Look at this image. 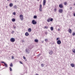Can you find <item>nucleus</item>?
Here are the masks:
<instances>
[{
  "instance_id": "nucleus-17",
  "label": "nucleus",
  "mask_w": 75,
  "mask_h": 75,
  "mask_svg": "<svg viewBox=\"0 0 75 75\" xmlns=\"http://www.w3.org/2000/svg\"><path fill=\"white\" fill-rule=\"evenodd\" d=\"M12 21L13 22H14L16 21V19L14 18H13L12 19Z\"/></svg>"
},
{
  "instance_id": "nucleus-52",
  "label": "nucleus",
  "mask_w": 75,
  "mask_h": 75,
  "mask_svg": "<svg viewBox=\"0 0 75 75\" xmlns=\"http://www.w3.org/2000/svg\"><path fill=\"white\" fill-rule=\"evenodd\" d=\"M37 0L38 1V0Z\"/></svg>"
},
{
  "instance_id": "nucleus-23",
  "label": "nucleus",
  "mask_w": 75,
  "mask_h": 75,
  "mask_svg": "<svg viewBox=\"0 0 75 75\" xmlns=\"http://www.w3.org/2000/svg\"><path fill=\"white\" fill-rule=\"evenodd\" d=\"M41 66L42 67H44V64H42Z\"/></svg>"
},
{
  "instance_id": "nucleus-25",
  "label": "nucleus",
  "mask_w": 75,
  "mask_h": 75,
  "mask_svg": "<svg viewBox=\"0 0 75 75\" xmlns=\"http://www.w3.org/2000/svg\"><path fill=\"white\" fill-rule=\"evenodd\" d=\"M14 8H17V6L16 5H15L14 6Z\"/></svg>"
},
{
  "instance_id": "nucleus-31",
  "label": "nucleus",
  "mask_w": 75,
  "mask_h": 75,
  "mask_svg": "<svg viewBox=\"0 0 75 75\" xmlns=\"http://www.w3.org/2000/svg\"><path fill=\"white\" fill-rule=\"evenodd\" d=\"M45 42H47V41H48V39H45Z\"/></svg>"
},
{
  "instance_id": "nucleus-46",
  "label": "nucleus",
  "mask_w": 75,
  "mask_h": 75,
  "mask_svg": "<svg viewBox=\"0 0 75 75\" xmlns=\"http://www.w3.org/2000/svg\"><path fill=\"white\" fill-rule=\"evenodd\" d=\"M35 75H38V74H37Z\"/></svg>"
},
{
  "instance_id": "nucleus-34",
  "label": "nucleus",
  "mask_w": 75,
  "mask_h": 75,
  "mask_svg": "<svg viewBox=\"0 0 75 75\" xmlns=\"http://www.w3.org/2000/svg\"><path fill=\"white\" fill-rule=\"evenodd\" d=\"M23 58L24 59H26L25 57H24V56L23 57Z\"/></svg>"
},
{
  "instance_id": "nucleus-37",
  "label": "nucleus",
  "mask_w": 75,
  "mask_h": 75,
  "mask_svg": "<svg viewBox=\"0 0 75 75\" xmlns=\"http://www.w3.org/2000/svg\"><path fill=\"white\" fill-rule=\"evenodd\" d=\"M56 10H57V9L56 8L54 9V11L55 12L56 11Z\"/></svg>"
},
{
  "instance_id": "nucleus-14",
  "label": "nucleus",
  "mask_w": 75,
  "mask_h": 75,
  "mask_svg": "<svg viewBox=\"0 0 75 75\" xmlns=\"http://www.w3.org/2000/svg\"><path fill=\"white\" fill-rule=\"evenodd\" d=\"M71 66L72 67H74V64L72 63L71 64Z\"/></svg>"
},
{
  "instance_id": "nucleus-48",
  "label": "nucleus",
  "mask_w": 75,
  "mask_h": 75,
  "mask_svg": "<svg viewBox=\"0 0 75 75\" xmlns=\"http://www.w3.org/2000/svg\"><path fill=\"white\" fill-rule=\"evenodd\" d=\"M74 6H75V4H74Z\"/></svg>"
},
{
  "instance_id": "nucleus-40",
  "label": "nucleus",
  "mask_w": 75,
  "mask_h": 75,
  "mask_svg": "<svg viewBox=\"0 0 75 75\" xmlns=\"http://www.w3.org/2000/svg\"><path fill=\"white\" fill-rule=\"evenodd\" d=\"M14 33V31L13 30L12 31V34H13V33Z\"/></svg>"
},
{
  "instance_id": "nucleus-22",
  "label": "nucleus",
  "mask_w": 75,
  "mask_h": 75,
  "mask_svg": "<svg viewBox=\"0 0 75 75\" xmlns=\"http://www.w3.org/2000/svg\"><path fill=\"white\" fill-rule=\"evenodd\" d=\"M50 21H53V19L52 18H51L50 19Z\"/></svg>"
},
{
  "instance_id": "nucleus-28",
  "label": "nucleus",
  "mask_w": 75,
  "mask_h": 75,
  "mask_svg": "<svg viewBox=\"0 0 75 75\" xmlns=\"http://www.w3.org/2000/svg\"><path fill=\"white\" fill-rule=\"evenodd\" d=\"M39 10L40 11H42V9H41V8H39Z\"/></svg>"
},
{
  "instance_id": "nucleus-9",
  "label": "nucleus",
  "mask_w": 75,
  "mask_h": 75,
  "mask_svg": "<svg viewBox=\"0 0 75 75\" xmlns=\"http://www.w3.org/2000/svg\"><path fill=\"white\" fill-rule=\"evenodd\" d=\"M59 7H60V8H62V7H63V6L62 4L59 5Z\"/></svg>"
},
{
  "instance_id": "nucleus-32",
  "label": "nucleus",
  "mask_w": 75,
  "mask_h": 75,
  "mask_svg": "<svg viewBox=\"0 0 75 75\" xmlns=\"http://www.w3.org/2000/svg\"><path fill=\"white\" fill-rule=\"evenodd\" d=\"M40 8H42V5H41V4L40 5Z\"/></svg>"
},
{
  "instance_id": "nucleus-45",
  "label": "nucleus",
  "mask_w": 75,
  "mask_h": 75,
  "mask_svg": "<svg viewBox=\"0 0 75 75\" xmlns=\"http://www.w3.org/2000/svg\"><path fill=\"white\" fill-rule=\"evenodd\" d=\"M6 8H7V7H8V6H6Z\"/></svg>"
},
{
  "instance_id": "nucleus-4",
  "label": "nucleus",
  "mask_w": 75,
  "mask_h": 75,
  "mask_svg": "<svg viewBox=\"0 0 75 75\" xmlns=\"http://www.w3.org/2000/svg\"><path fill=\"white\" fill-rule=\"evenodd\" d=\"M23 15H21L20 16V18L21 20H23Z\"/></svg>"
},
{
  "instance_id": "nucleus-30",
  "label": "nucleus",
  "mask_w": 75,
  "mask_h": 75,
  "mask_svg": "<svg viewBox=\"0 0 75 75\" xmlns=\"http://www.w3.org/2000/svg\"><path fill=\"white\" fill-rule=\"evenodd\" d=\"M64 5H67V2H65L64 3Z\"/></svg>"
},
{
  "instance_id": "nucleus-36",
  "label": "nucleus",
  "mask_w": 75,
  "mask_h": 75,
  "mask_svg": "<svg viewBox=\"0 0 75 75\" xmlns=\"http://www.w3.org/2000/svg\"><path fill=\"white\" fill-rule=\"evenodd\" d=\"M40 55V54H38L37 55V57H39Z\"/></svg>"
},
{
  "instance_id": "nucleus-5",
  "label": "nucleus",
  "mask_w": 75,
  "mask_h": 75,
  "mask_svg": "<svg viewBox=\"0 0 75 75\" xmlns=\"http://www.w3.org/2000/svg\"><path fill=\"white\" fill-rule=\"evenodd\" d=\"M59 12L60 13H62L63 12V10L62 9H60L59 10Z\"/></svg>"
},
{
  "instance_id": "nucleus-29",
  "label": "nucleus",
  "mask_w": 75,
  "mask_h": 75,
  "mask_svg": "<svg viewBox=\"0 0 75 75\" xmlns=\"http://www.w3.org/2000/svg\"><path fill=\"white\" fill-rule=\"evenodd\" d=\"M72 35H73V36H74V35H75V33H73L72 34Z\"/></svg>"
},
{
  "instance_id": "nucleus-24",
  "label": "nucleus",
  "mask_w": 75,
  "mask_h": 75,
  "mask_svg": "<svg viewBox=\"0 0 75 75\" xmlns=\"http://www.w3.org/2000/svg\"><path fill=\"white\" fill-rule=\"evenodd\" d=\"M9 69L10 71H12V69H11V67H9Z\"/></svg>"
},
{
  "instance_id": "nucleus-19",
  "label": "nucleus",
  "mask_w": 75,
  "mask_h": 75,
  "mask_svg": "<svg viewBox=\"0 0 75 75\" xmlns=\"http://www.w3.org/2000/svg\"><path fill=\"white\" fill-rule=\"evenodd\" d=\"M28 31L29 32H31V29L30 28H29L28 29Z\"/></svg>"
},
{
  "instance_id": "nucleus-10",
  "label": "nucleus",
  "mask_w": 75,
  "mask_h": 75,
  "mask_svg": "<svg viewBox=\"0 0 75 75\" xmlns=\"http://www.w3.org/2000/svg\"><path fill=\"white\" fill-rule=\"evenodd\" d=\"M25 35L26 36H28V35H29V34L27 32H26V33H25Z\"/></svg>"
},
{
  "instance_id": "nucleus-41",
  "label": "nucleus",
  "mask_w": 75,
  "mask_h": 75,
  "mask_svg": "<svg viewBox=\"0 0 75 75\" xmlns=\"http://www.w3.org/2000/svg\"><path fill=\"white\" fill-rule=\"evenodd\" d=\"M70 10H71L72 9V7H70L69 8Z\"/></svg>"
},
{
  "instance_id": "nucleus-11",
  "label": "nucleus",
  "mask_w": 75,
  "mask_h": 75,
  "mask_svg": "<svg viewBox=\"0 0 75 75\" xmlns=\"http://www.w3.org/2000/svg\"><path fill=\"white\" fill-rule=\"evenodd\" d=\"M69 32L70 34H71L72 33V30L71 29H69Z\"/></svg>"
},
{
  "instance_id": "nucleus-13",
  "label": "nucleus",
  "mask_w": 75,
  "mask_h": 75,
  "mask_svg": "<svg viewBox=\"0 0 75 75\" xmlns=\"http://www.w3.org/2000/svg\"><path fill=\"white\" fill-rule=\"evenodd\" d=\"M35 42H38V40L37 39H35Z\"/></svg>"
},
{
  "instance_id": "nucleus-2",
  "label": "nucleus",
  "mask_w": 75,
  "mask_h": 75,
  "mask_svg": "<svg viewBox=\"0 0 75 75\" xmlns=\"http://www.w3.org/2000/svg\"><path fill=\"white\" fill-rule=\"evenodd\" d=\"M25 51L27 54H29L30 52V51L28 49L26 48L25 49Z\"/></svg>"
},
{
  "instance_id": "nucleus-18",
  "label": "nucleus",
  "mask_w": 75,
  "mask_h": 75,
  "mask_svg": "<svg viewBox=\"0 0 75 75\" xmlns=\"http://www.w3.org/2000/svg\"><path fill=\"white\" fill-rule=\"evenodd\" d=\"M72 51L74 52V53H75V49H73L72 50Z\"/></svg>"
},
{
  "instance_id": "nucleus-27",
  "label": "nucleus",
  "mask_w": 75,
  "mask_h": 75,
  "mask_svg": "<svg viewBox=\"0 0 75 75\" xmlns=\"http://www.w3.org/2000/svg\"><path fill=\"white\" fill-rule=\"evenodd\" d=\"M48 28L47 26H45V28H46V29H48Z\"/></svg>"
},
{
  "instance_id": "nucleus-20",
  "label": "nucleus",
  "mask_w": 75,
  "mask_h": 75,
  "mask_svg": "<svg viewBox=\"0 0 75 75\" xmlns=\"http://www.w3.org/2000/svg\"><path fill=\"white\" fill-rule=\"evenodd\" d=\"M34 18L36 19L37 18V16H33Z\"/></svg>"
},
{
  "instance_id": "nucleus-8",
  "label": "nucleus",
  "mask_w": 75,
  "mask_h": 75,
  "mask_svg": "<svg viewBox=\"0 0 75 75\" xmlns=\"http://www.w3.org/2000/svg\"><path fill=\"white\" fill-rule=\"evenodd\" d=\"M53 53V52L52 51V50L50 51V52H49V54H50V55H52V54Z\"/></svg>"
},
{
  "instance_id": "nucleus-42",
  "label": "nucleus",
  "mask_w": 75,
  "mask_h": 75,
  "mask_svg": "<svg viewBox=\"0 0 75 75\" xmlns=\"http://www.w3.org/2000/svg\"><path fill=\"white\" fill-rule=\"evenodd\" d=\"M74 17H75V13H74Z\"/></svg>"
},
{
  "instance_id": "nucleus-12",
  "label": "nucleus",
  "mask_w": 75,
  "mask_h": 75,
  "mask_svg": "<svg viewBox=\"0 0 75 75\" xmlns=\"http://www.w3.org/2000/svg\"><path fill=\"white\" fill-rule=\"evenodd\" d=\"M13 3H11L9 4L10 7H13Z\"/></svg>"
},
{
  "instance_id": "nucleus-43",
  "label": "nucleus",
  "mask_w": 75,
  "mask_h": 75,
  "mask_svg": "<svg viewBox=\"0 0 75 75\" xmlns=\"http://www.w3.org/2000/svg\"><path fill=\"white\" fill-rule=\"evenodd\" d=\"M58 31H59L60 30V29H58Z\"/></svg>"
},
{
  "instance_id": "nucleus-39",
  "label": "nucleus",
  "mask_w": 75,
  "mask_h": 75,
  "mask_svg": "<svg viewBox=\"0 0 75 75\" xmlns=\"http://www.w3.org/2000/svg\"><path fill=\"white\" fill-rule=\"evenodd\" d=\"M13 28H16V27L13 26Z\"/></svg>"
},
{
  "instance_id": "nucleus-38",
  "label": "nucleus",
  "mask_w": 75,
  "mask_h": 75,
  "mask_svg": "<svg viewBox=\"0 0 75 75\" xmlns=\"http://www.w3.org/2000/svg\"><path fill=\"white\" fill-rule=\"evenodd\" d=\"M13 14H14V15H16V12L13 13Z\"/></svg>"
},
{
  "instance_id": "nucleus-7",
  "label": "nucleus",
  "mask_w": 75,
  "mask_h": 75,
  "mask_svg": "<svg viewBox=\"0 0 75 75\" xmlns=\"http://www.w3.org/2000/svg\"><path fill=\"white\" fill-rule=\"evenodd\" d=\"M45 3H46V0H44L43 2V6H45Z\"/></svg>"
},
{
  "instance_id": "nucleus-21",
  "label": "nucleus",
  "mask_w": 75,
  "mask_h": 75,
  "mask_svg": "<svg viewBox=\"0 0 75 75\" xmlns=\"http://www.w3.org/2000/svg\"><path fill=\"white\" fill-rule=\"evenodd\" d=\"M4 65H5V67H7V64L6 63H5L4 64Z\"/></svg>"
},
{
  "instance_id": "nucleus-26",
  "label": "nucleus",
  "mask_w": 75,
  "mask_h": 75,
  "mask_svg": "<svg viewBox=\"0 0 75 75\" xmlns=\"http://www.w3.org/2000/svg\"><path fill=\"white\" fill-rule=\"evenodd\" d=\"M47 21L48 22H50V19H48L47 20Z\"/></svg>"
},
{
  "instance_id": "nucleus-49",
  "label": "nucleus",
  "mask_w": 75,
  "mask_h": 75,
  "mask_svg": "<svg viewBox=\"0 0 75 75\" xmlns=\"http://www.w3.org/2000/svg\"><path fill=\"white\" fill-rule=\"evenodd\" d=\"M22 42H24V41H23V40Z\"/></svg>"
},
{
  "instance_id": "nucleus-44",
  "label": "nucleus",
  "mask_w": 75,
  "mask_h": 75,
  "mask_svg": "<svg viewBox=\"0 0 75 75\" xmlns=\"http://www.w3.org/2000/svg\"><path fill=\"white\" fill-rule=\"evenodd\" d=\"M58 39H59V38H57V40H58Z\"/></svg>"
},
{
  "instance_id": "nucleus-35",
  "label": "nucleus",
  "mask_w": 75,
  "mask_h": 75,
  "mask_svg": "<svg viewBox=\"0 0 75 75\" xmlns=\"http://www.w3.org/2000/svg\"><path fill=\"white\" fill-rule=\"evenodd\" d=\"M12 59H14V56H12Z\"/></svg>"
},
{
  "instance_id": "nucleus-33",
  "label": "nucleus",
  "mask_w": 75,
  "mask_h": 75,
  "mask_svg": "<svg viewBox=\"0 0 75 75\" xmlns=\"http://www.w3.org/2000/svg\"><path fill=\"white\" fill-rule=\"evenodd\" d=\"M1 63H3V64H5V62H1Z\"/></svg>"
},
{
  "instance_id": "nucleus-1",
  "label": "nucleus",
  "mask_w": 75,
  "mask_h": 75,
  "mask_svg": "<svg viewBox=\"0 0 75 75\" xmlns=\"http://www.w3.org/2000/svg\"><path fill=\"white\" fill-rule=\"evenodd\" d=\"M32 23L33 25H35L37 24V21H35V20H33L32 21Z\"/></svg>"
},
{
  "instance_id": "nucleus-3",
  "label": "nucleus",
  "mask_w": 75,
  "mask_h": 75,
  "mask_svg": "<svg viewBox=\"0 0 75 75\" xmlns=\"http://www.w3.org/2000/svg\"><path fill=\"white\" fill-rule=\"evenodd\" d=\"M10 41L12 42H14L15 41V39H14V38H12L11 39Z\"/></svg>"
},
{
  "instance_id": "nucleus-51",
  "label": "nucleus",
  "mask_w": 75,
  "mask_h": 75,
  "mask_svg": "<svg viewBox=\"0 0 75 75\" xmlns=\"http://www.w3.org/2000/svg\"><path fill=\"white\" fill-rule=\"evenodd\" d=\"M21 62V64H22V62Z\"/></svg>"
},
{
  "instance_id": "nucleus-15",
  "label": "nucleus",
  "mask_w": 75,
  "mask_h": 75,
  "mask_svg": "<svg viewBox=\"0 0 75 75\" xmlns=\"http://www.w3.org/2000/svg\"><path fill=\"white\" fill-rule=\"evenodd\" d=\"M10 66L11 67H13V64H12V63H11L10 64Z\"/></svg>"
},
{
  "instance_id": "nucleus-16",
  "label": "nucleus",
  "mask_w": 75,
  "mask_h": 75,
  "mask_svg": "<svg viewBox=\"0 0 75 75\" xmlns=\"http://www.w3.org/2000/svg\"><path fill=\"white\" fill-rule=\"evenodd\" d=\"M50 30L51 31H53V30H54V28L52 27H51L50 28Z\"/></svg>"
},
{
  "instance_id": "nucleus-50",
  "label": "nucleus",
  "mask_w": 75,
  "mask_h": 75,
  "mask_svg": "<svg viewBox=\"0 0 75 75\" xmlns=\"http://www.w3.org/2000/svg\"><path fill=\"white\" fill-rule=\"evenodd\" d=\"M1 66V65H0V67Z\"/></svg>"
},
{
  "instance_id": "nucleus-47",
  "label": "nucleus",
  "mask_w": 75,
  "mask_h": 75,
  "mask_svg": "<svg viewBox=\"0 0 75 75\" xmlns=\"http://www.w3.org/2000/svg\"><path fill=\"white\" fill-rule=\"evenodd\" d=\"M10 0H7V1H9Z\"/></svg>"
},
{
  "instance_id": "nucleus-6",
  "label": "nucleus",
  "mask_w": 75,
  "mask_h": 75,
  "mask_svg": "<svg viewBox=\"0 0 75 75\" xmlns=\"http://www.w3.org/2000/svg\"><path fill=\"white\" fill-rule=\"evenodd\" d=\"M57 44H61V41L60 40H58L57 41Z\"/></svg>"
}]
</instances>
